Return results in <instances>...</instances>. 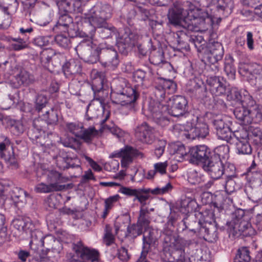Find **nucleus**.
<instances>
[{"label": "nucleus", "mask_w": 262, "mask_h": 262, "mask_svg": "<svg viewBox=\"0 0 262 262\" xmlns=\"http://www.w3.org/2000/svg\"><path fill=\"white\" fill-rule=\"evenodd\" d=\"M187 7L174 6L169 10L167 17L169 23L176 27H182L188 31H198V28L193 25L198 23L204 27L205 25H210L213 21L212 15L202 9L195 7L189 2H187Z\"/></svg>", "instance_id": "nucleus-1"}, {"label": "nucleus", "mask_w": 262, "mask_h": 262, "mask_svg": "<svg viewBox=\"0 0 262 262\" xmlns=\"http://www.w3.org/2000/svg\"><path fill=\"white\" fill-rule=\"evenodd\" d=\"M105 82L103 73L97 72L92 79L91 88L93 91L94 99L99 103L95 104L92 101L87 106L85 118L88 121L97 118L101 109H104L105 98L108 94V86Z\"/></svg>", "instance_id": "nucleus-2"}, {"label": "nucleus", "mask_w": 262, "mask_h": 262, "mask_svg": "<svg viewBox=\"0 0 262 262\" xmlns=\"http://www.w3.org/2000/svg\"><path fill=\"white\" fill-rule=\"evenodd\" d=\"M139 96L140 93L136 86L126 85L122 81L116 83L112 89L111 98L113 103L120 104L123 107L132 110Z\"/></svg>", "instance_id": "nucleus-3"}, {"label": "nucleus", "mask_w": 262, "mask_h": 262, "mask_svg": "<svg viewBox=\"0 0 262 262\" xmlns=\"http://www.w3.org/2000/svg\"><path fill=\"white\" fill-rule=\"evenodd\" d=\"M192 164L202 165L203 169L207 172L213 179H220L223 175L224 164L222 161L213 159L211 157H201V154L190 150Z\"/></svg>", "instance_id": "nucleus-4"}, {"label": "nucleus", "mask_w": 262, "mask_h": 262, "mask_svg": "<svg viewBox=\"0 0 262 262\" xmlns=\"http://www.w3.org/2000/svg\"><path fill=\"white\" fill-rule=\"evenodd\" d=\"M113 8L108 4L97 3L84 14L85 23L93 25L106 24L113 15Z\"/></svg>", "instance_id": "nucleus-5"}, {"label": "nucleus", "mask_w": 262, "mask_h": 262, "mask_svg": "<svg viewBox=\"0 0 262 262\" xmlns=\"http://www.w3.org/2000/svg\"><path fill=\"white\" fill-rule=\"evenodd\" d=\"M47 180L49 184L40 183L35 186V191L37 193H48L62 191L67 188L63 184L67 182L68 179L56 171H50L47 176Z\"/></svg>", "instance_id": "nucleus-6"}, {"label": "nucleus", "mask_w": 262, "mask_h": 262, "mask_svg": "<svg viewBox=\"0 0 262 262\" xmlns=\"http://www.w3.org/2000/svg\"><path fill=\"white\" fill-rule=\"evenodd\" d=\"M79 56L85 62L93 64L100 61L101 49L90 40H83L75 48Z\"/></svg>", "instance_id": "nucleus-7"}, {"label": "nucleus", "mask_w": 262, "mask_h": 262, "mask_svg": "<svg viewBox=\"0 0 262 262\" xmlns=\"http://www.w3.org/2000/svg\"><path fill=\"white\" fill-rule=\"evenodd\" d=\"M72 248L75 254L68 259V262L95 261L99 259V252L85 246L81 241L73 243Z\"/></svg>", "instance_id": "nucleus-8"}, {"label": "nucleus", "mask_w": 262, "mask_h": 262, "mask_svg": "<svg viewBox=\"0 0 262 262\" xmlns=\"http://www.w3.org/2000/svg\"><path fill=\"white\" fill-rule=\"evenodd\" d=\"M177 84L172 80L159 77L155 81L154 91V96L157 101L161 103L166 97V94H172L176 92Z\"/></svg>", "instance_id": "nucleus-9"}, {"label": "nucleus", "mask_w": 262, "mask_h": 262, "mask_svg": "<svg viewBox=\"0 0 262 262\" xmlns=\"http://www.w3.org/2000/svg\"><path fill=\"white\" fill-rule=\"evenodd\" d=\"M83 33L85 36L92 38L96 31L99 34V37L102 39H106L117 36V29L111 24L106 23V24L99 26L93 25L86 23L83 26Z\"/></svg>", "instance_id": "nucleus-10"}, {"label": "nucleus", "mask_w": 262, "mask_h": 262, "mask_svg": "<svg viewBox=\"0 0 262 262\" xmlns=\"http://www.w3.org/2000/svg\"><path fill=\"white\" fill-rule=\"evenodd\" d=\"M235 118L244 125L259 123L262 120V113L257 109L250 110L245 106L236 107L234 110Z\"/></svg>", "instance_id": "nucleus-11"}, {"label": "nucleus", "mask_w": 262, "mask_h": 262, "mask_svg": "<svg viewBox=\"0 0 262 262\" xmlns=\"http://www.w3.org/2000/svg\"><path fill=\"white\" fill-rule=\"evenodd\" d=\"M13 74L15 75L9 81V85L14 89H19L21 86L27 87L32 84L35 81L33 75L20 67L15 64L14 67Z\"/></svg>", "instance_id": "nucleus-12"}, {"label": "nucleus", "mask_w": 262, "mask_h": 262, "mask_svg": "<svg viewBox=\"0 0 262 262\" xmlns=\"http://www.w3.org/2000/svg\"><path fill=\"white\" fill-rule=\"evenodd\" d=\"M224 196L221 194L214 195V202L212 205L214 207L213 210L206 209L202 211H195V216L202 222V223L212 222L210 220L214 217L218 216V214L224 210Z\"/></svg>", "instance_id": "nucleus-13"}, {"label": "nucleus", "mask_w": 262, "mask_h": 262, "mask_svg": "<svg viewBox=\"0 0 262 262\" xmlns=\"http://www.w3.org/2000/svg\"><path fill=\"white\" fill-rule=\"evenodd\" d=\"M191 150L201 154V157H211L221 161V158L225 159L229 154V147L228 145H221L214 149H211L205 145L195 146Z\"/></svg>", "instance_id": "nucleus-14"}, {"label": "nucleus", "mask_w": 262, "mask_h": 262, "mask_svg": "<svg viewBox=\"0 0 262 262\" xmlns=\"http://www.w3.org/2000/svg\"><path fill=\"white\" fill-rule=\"evenodd\" d=\"M167 110L169 114L178 117L188 112V101L183 96L176 95L168 98Z\"/></svg>", "instance_id": "nucleus-15"}, {"label": "nucleus", "mask_w": 262, "mask_h": 262, "mask_svg": "<svg viewBox=\"0 0 262 262\" xmlns=\"http://www.w3.org/2000/svg\"><path fill=\"white\" fill-rule=\"evenodd\" d=\"M147 111L153 121L158 125L164 127L169 124V119L164 114V112L167 111L166 105L155 101H150Z\"/></svg>", "instance_id": "nucleus-16"}, {"label": "nucleus", "mask_w": 262, "mask_h": 262, "mask_svg": "<svg viewBox=\"0 0 262 262\" xmlns=\"http://www.w3.org/2000/svg\"><path fill=\"white\" fill-rule=\"evenodd\" d=\"M156 130L146 122L138 124L135 128V136L144 144H151L156 140Z\"/></svg>", "instance_id": "nucleus-17"}, {"label": "nucleus", "mask_w": 262, "mask_h": 262, "mask_svg": "<svg viewBox=\"0 0 262 262\" xmlns=\"http://www.w3.org/2000/svg\"><path fill=\"white\" fill-rule=\"evenodd\" d=\"M165 242L169 243L170 246L172 247L174 251L172 252V255L174 260H179L180 262H183L186 260V259H191L185 255V246L187 241L183 238L175 236H167L165 238Z\"/></svg>", "instance_id": "nucleus-18"}, {"label": "nucleus", "mask_w": 262, "mask_h": 262, "mask_svg": "<svg viewBox=\"0 0 262 262\" xmlns=\"http://www.w3.org/2000/svg\"><path fill=\"white\" fill-rule=\"evenodd\" d=\"M139 38L137 34L131 32L128 28L125 29L124 33L117 44L119 51L122 54L127 55L132 48L136 46Z\"/></svg>", "instance_id": "nucleus-19"}, {"label": "nucleus", "mask_w": 262, "mask_h": 262, "mask_svg": "<svg viewBox=\"0 0 262 262\" xmlns=\"http://www.w3.org/2000/svg\"><path fill=\"white\" fill-rule=\"evenodd\" d=\"M143 157V154L136 148L129 146H126L120 149V151L113 152L110 157L121 158V166L124 168L127 167L132 163L133 158L137 157Z\"/></svg>", "instance_id": "nucleus-20"}, {"label": "nucleus", "mask_w": 262, "mask_h": 262, "mask_svg": "<svg viewBox=\"0 0 262 262\" xmlns=\"http://www.w3.org/2000/svg\"><path fill=\"white\" fill-rule=\"evenodd\" d=\"M226 226L229 236L233 238L241 235L247 236L249 232L247 231L251 229L250 225L246 221L236 222V221L227 222Z\"/></svg>", "instance_id": "nucleus-21"}, {"label": "nucleus", "mask_w": 262, "mask_h": 262, "mask_svg": "<svg viewBox=\"0 0 262 262\" xmlns=\"http://www.w3.org/2000/svg\"><path fill=\"white\" fill-rule=\"evenodd\" d=\"M45 122L40 118L33 120L32 125L28 130V136L33 142L39 144V141H45V135L42 136L45 132Z\"/></svg>", "instance_id": "nucleus-22"}, {"label": "nucleus", "mask_w": 262, "mask_h": 262, "mask_svg": "<svg viewBox=\"0 0 262 262\" xmlns=\"http://www.w3.org/2000/svg\"><path fill=\"white\" fill-rule=\"evenodd\" d=\"M209 134V128L207 124L198 121L194 126L188 125L185 129L184 136L189 140H194L196 138H204Z\"/></svg>", "instance_id": "nucleus-23"}, {"label": "nucleus", "mask_w": 262, "mask_h": 262, "mask_svg": "<svg viewBox=\"0 0 262 262\" xmlns=\"http://www.w3.org/2000/svg\"><path fill=\"white\" fill-rule=\"evenodd\" d=\"M100 61L104 67H110L114 69L119 65L120 60L116 50L111 48L101 49Z\"/></svg>", "instance_id": "nucleus-24"}, {"label": "nucleus", "mask_w": 262, "mask_h": 262, "mask_svg": "<svg viewBox=\"0 0 262 262\" xmlns=\"http://www.w3.org/2000/svg\"><path fill=\"white\" fill-rule=\"evenodd\" d=\"M224 54L222 45L217 41H210L205 51L204 59L211 60L212 62L221 61Z\"/></svg>", "instance_id": "nucleus-25"}, {"label": "nucleus", "mask_w": 262, "mask_h": 262, "mask_svg": "<svg viewBox=\"0 0 262 262\" xmlns=\"http://www.w3.org/2000/svg\"><path fill=\"white\" fill-rule=\"evenodd\" d=\"M199 235L208 242H216L219 238V232L215 222L204 223Z\"/></svg>", "instance_id": "nucleus-26"}, {"label": "nucleus", "mask_w": 262, "mask_h": 262, "mask_svg": "<svg viewBox=\"0 0 262 262\" xmlns=\"http://www.w3.org/2000/svg\"><path fill=\"white\" fill-rule=\"evenodd\" d=\"M206 82L213 95L218 96L226 93V86L223 77L210 76L207 78Z\"/></svg>", "instance_id": "nucleus-27"}, {"label": "nucleus", "mask_w": 262, "mask_h": 262, "mask_svg": "<svg viewBox=\"0 0 262 262\" xmlns=\"http://www.w3.org/2000/svg\"><path fill=\"white\" fill-rule=\"evenodd\" d=\"M11 144L10 139L5 137L3 142L0 143V157L9 165L16 167L17 161L14 154L13 147H11V152L7 151V147Z\"/></svg>", "instance_id": "nucleus-28"}, {"label": "nucleus", "mask_w": 262, "mask_h": 262, "mask_svg": "<svg viewBox=\"0 0 262 262\" xmlns=\"http://www.w3.org/2000/svg\"><path fill=\"white\" fill-rule=\"evenodd\" d=\"M157 234V231L152 227L144 230V234L143 236L142 255L147 254L150 247L156 245L158 241Z\"/></svg>", "instance_id": "nucleus-29"}, {"label": "nucleus", "mask_w": 262, "mask_h": 262, "mask_svg": "<svg viewBox=\"0 0 262 262\" xmlns=\"http://www.w3.org/2000/svg\"><path fill=\"white\" fill-rule=\"evenodd\" d=\"M48 250H51L53 253H60L62 250V244L54 236L51 235L44 236L40 245Z\"/></svg>", "instance_id": "nucleus-30"}, {"label": "nucleus", "mask_w": 262, "mask_h": 262, "mask_svg": "<svg viewBox=\"0 0 262 262\" xmlns=\"http://www.w3.org/2000/svg\"><path fill=\"white\" fill-rule=\"evenodd\" d=\"M62 70L67 77L73 78V75L81 72V65L79 61L71 59L64 63Z\"/></svg>", "instance_id": "nucleus-31"}, {"label": "nucleus", "mask_w": 262, "mask_h": 262, "mask_svg": "<svg viewBox=\"0 0 262 262\" xmlns=\"http://www.w3.org/2000/svg\"><path fill=\"white\" fill-rule=\"evenodd\" d=\"M184 224L185 226V229H188L190 231L197 234H200V231L203 226L202 222L194 215V216H189L183 220Z\"/></svg>", "instance_id": "nucleus-32"}, {"label": "nucleus", "mask_w": 262, "mask_h": 262, "mask_svg": "<svg viewBox=\"0 0 262 262\" xmlns=\"http://www.w3.org/2000/svg\"><path fill=\"white\" fill-rule=\"evenodd\" d=\"M39 144L42 147L43 152L50 155L53 159H55L62 151L57 148L56 144L49 140L38 141Z\"/></svg>", "instance_id": "nucleus-33"}, {"label": "nucleus", "mask_w": 262, "mask_h": 262, "mask_svg": "<svg viewBox=\"0 0 262 262\" xmlns=\"http://www.w3.org/2000/svg\"><path fill=\"white\" fill-rule=\"evenodd\" d=\"M62 9H63V13L60 15L56 27H63L66 29L73 23V18L69 14V13L72 12V8H60V11Z\"/></svg>", "instance_id": "nucleus-34"}, {"label": "nucleus", "mask_w": 262, "mask_h": 262, "mask_svg": "<svg viewBox=\"0 0 262 262\" xmlns=\"http://www.w3.org/2000/svg\"><path fill=\"white\" fill-rule=\"evenodd\" d=\"M26 191L18 187L13 188L11 192V198L16 206H18L19 204L23 205L26 203Z\"/></svg>", "instance_id": "nucleus-35"}, {"label": "nucleus", "mask_w": 262, "mask_h": 262, "mask_svg": "<svg viewBox=\"0 0 262 262\" xmlns=\"http://www.w3.org/2000/svg\"><path fill=\"white\" fill-rule=\"evenodd\" d=\"M188 40L194 45L198 52L203 54L208 47L206 41L201 35H191L190 37H188Z\"/></svg>", "instance_id": "nucleus-36"}, {"label": "nucleus", "mask_w": 262, "mask_h": 262, "mask_svg": "<svg viewBox=\"0 0 262 262\" xmlns=\"http://www.w3.org/2000/svg\"><path fill=\"white\" fill-rule=\"evenodd\" d=\"M150 220L151 218L149 216V211L148 209L141 207L137 223L144 230H147L148 228L151 227L149 226Z\"/></svg>", "instance_id": "nucleus-37"}, {"label": "nucleus", "mask_w": 262, "mask_h": 262, "mask_svg": "<svg viewBox=\"0 0 262 262\" xmlns=\"http://www.w3.org/2000/svg\"><path fill=\"white\" fill-rule=\"evenodd\" d=\"M13 226L20 231H27L32 230L33 225L29 218L21 217L15 219L13 221Z\"/></svg>", "instance_id": "nucleus-38"}, {"label": "nucleus", "mask_w": 262, "mask_h": 262, "mask_svg": "<svg viewBox=\"0 0 262 262\" xmlns=\"http://www.w3.org/2000/svg\"><path fill=\"white\" fill-rule=\"evenodd\" d=\"M42 119L46 124L48 125H54L57 124L58 121V112L57 110L53 108L49 110L45 111V113L42 114Z\"/></svg>", "instance_id": "nucleus-39"}, {"label": "nucleus", "mask_w": 262, "mask_h": 262, "mask_svg": "<svg viewBox=\"0 0 262 262\" xmlns=\"http://www.w3.org/2000/svg\"><path fill=\"white\" fill-rule=\"evenodd\" d=\"M214 3L216 11L219 13L224 14L225 11L230 13L233 7L231 0H216Z\"/></svg>", "instance_id": "nucleus-40"}, {"label": "nucleus", "mask_w": 262, "mask_h": 262, "mask_svg": "<svg viewBox=\"0 0 262 262\" xmlns=\"http://www.w3.org/2000/svg\"><path fill=\"white\" fill-rule=\"evenodd\" d=\"M30 230L31 231V241L29 245L32 249L35 250L36 246H40L44 235L42 232L39 230Z\"/></svg>", "instance_id": "nucleus-41"}, {"label": "nucleus", "mask_w": 262, "mask_h": 262, "mask_svg": "<svg viewBox=\"0 0 262 262\" xmlns=\"http://www.w3.org/2000/svg\"><path fill=\"white\" fill-rule=\"evenodd\" d=\"M151 63L160 66L165 61L164 56V52L162 49L155 50L151 52V54L149 58Z\"/></svg>", "instance_id": "nucleus-42"}, {"label": "nucleus", "mask_w": 262, "mask_h": 262, "mask_svg": "<svg viewBox=\"0 0 262 262\" xmlns=\"http://www.w3.org/2000/svg\"><path fill=\"white\" fill-rule=\"evenodd\" d=\"M236 178H225L224 180H222V187L221 190L224 189L227 194H230L235 189V181Z\"/></svg>", "instance_id": "nucleus-43"}, {"label": "nucleus", "mask_w": 262, "mask_h": 262, "mask_svg": "<svg viewBox=\"0 0 262 262\" xmlns=\"http://www.w3.org/2000/svg\"><path fill=\"white\" fill-rule=\"evenodd\" d=\"M98 132L94 127H90L88 128L84 129L80 135V138L84 142L90 143L93 138L97 136Z\"/></svg>", "instance_id": "nucleus-44"}, {"label": "nucleus", "mask_w": 262, "mask_h": 262, "mask_svg": "<svg viewBox=\"0 0 262 262\" xmlns=\"http://www.w3.org/2000/svg\"><path fill=\"white\" fill-rule=\"evenodd\" d=\"M235 145L238 154L250 155L252 153V147L248 140L236 142Z\"/></svg>", "instance_id": "nucleus-45"}, {"label": "nucleus", "mask_w": 262, "mask_h": 262, "mask_svg": "<svg viewBox=\"0 0 262 262\" xmlns=\"http://www.w3.org/2000/svg\"><path fill=\"white\" fill-rule=\"evenodd\" d=\"M250 260V251L247 247H242L238 250L235 262H249Z\"/></svg>", "instance_id": "nucleus-46"}, {"label": "nucleus", "mask_w": 262, "mask_h": 262, "mask_svg": "<svg viewBox=\"0 0 262 262\" xmlns=\"http://www.w3.org/2000/svg\"><path fill=\"white\" fill-rule=\"evenodd\" d=\"M11 23V15L8 8L0 5V26H9Z\"/></svg>", "instance_id": "nucleus-47"}, {"label": "nucleus", "mask_w": 262, "mask_h": 262, "mask_svg": "<svg viewBox=\"0 0 262 262\" xmlns=\"http://www.w3.org/2000/svg\"><path fill=\"white\" fill-rule=\"evenodd\" d=\"M143 228L137 223L128 226L127 228V233L126 236H129L132 238H136L141 235L143 233Z\"/></svg>", "instance_id": "nucleus-48"}, {"label": "nucleus", "mask_w": 262, "mask_h": 262, "mask_svg": "<svg viewBox=\"0 0 262 262\" xmlns=\"http://www.w3.org/2000/svg\"><path fill=\"white\" fill-rule=\"evenodd\" d=\"M216 135L219 138L223 140H225L228 143H232L233 141V132L229 127H224V129L219 130Z\"/></svg>", "instance_id": "nucleus-49"}, {"label": "nucleus", "mask_w": 262, "mask_h": 262, "mask_svg": "<svg viewBox=\"0 0 262 262\" xmlns=\"http://www.w3.org/2000/svg\"><path fill=\"white\" fill-rule=\"evenodd\" d=\"M257 124L258 123L250 124L248 126V131L250 136L256 138V140L258 139L260 140L262 139V127Z\"/></svg>", "instance_id": "nucleus-50"}, {"label": "nucleus", "mask_w": 262, "mask_h": 262, "mask_svg": "<svg viewBox=\"0 0 262 262\" xmlns=\"http://www.w3.org/2000/svg\"><path fill=\"white\" fill-rule=\"evenodd\" d=\"M251 80H254V85L258 89L262 88V67L258 66L257 68L253 70Z\"/></svg>", "instance_id": "nucleus-51"}, {"label": "nucleus", "mask_w": 262, "mask_h": 262, "mask_svg": "<svg viewBox=\"0 0 262 262\" xmlns=\"http://www.w3.org/2000/svg\"><path fill=\"white\" fill-rule=\"evenodd\" d=\"M69 158V156L68 154L62 150L59 155L55 159L56 160L57 166L59 169L63 170L67 169V163Z\"/></svg>", "instance_id": "nucleus-52"}, {"label": "nucleus", "mask_w": 262, "mask_h": 262, "mask_svg": "<svg viewBox=\"0 0 262 262\" xmlns=\"http://www.w3.org/2000/svg\"><path fill=\"white\" fill-rule=\"evenodd\" d=\"M233 140L235 139L236 142L247 141L249 139V132L248 127L243 128L233 132Z\"/></svg>", "instance_id": "nucleus-53"}, {"label": "nucleus", "mask_w": 262, "mask_h": 262, "mask_svg": "<svg viewBox=\"0 0 262 262\" xmlns=\"http://www.w3.org/2000/svg\"><path fill=\"white\" fill-rule=\"evenodd\" d=\"M54 40L60 47L64 49L69 48L71 46V40L68 36L64 34H59L55 36Z\"/></svg>", "instance_id": "nucleus-54"}, {"label": "nucleus", "mask_w": 262, "mask_h": 262, "mask_svg": "<svg viewBox=\"0 0 262 262\" xmlns=\"http://www.w3.org/2000/svg\"><path fill=\"white\" fill-rule=\"evenodd\" d=\"M9 123L10 131L13 135L15 136H19L23 133L24 131V127L20 122L15 120H10Z\"/></svg>", "instance_id": "nucleus-55"}, {"label": "nucleus", "mask_w": 262, "mask_h": 262, "mask_svg": "<svg viewBox=\"0 0 262 262\" xmlns=\"http://www.w3.org/2000/svg\"><path fill=\"white\" fill-rule=\"evenodd\" d=\"M103 239L107 246L111 245L115 242V236L112 233V228L109 224L105 225Z\"/></svg>", "instance_id": "nucleus-56"}, {"label": "nucleus", "mask_w": 262, "mask_h": 262, "mask_svg": "<svg viewBox=\"0 0 262 262\" xmlns=\"http://www.w3.org/2000/svg\"><path fill=\"white\" fill-rule=\"evenodd\" d=\"M223 175L225 178H237L236 173V168L231 163H226L223 166Z\"/></svg>", "instance_id": "nucleus-57"}, {"label": "nucleus", "mask_w": 262, "mask_h": 262, "mask_svg": "<svg viewBox=\"0 0 262 262\" xmlns=\"http://www.w3.org/2000/svg\"><path fill=\"white\" fill-rule=\"evenodd\" d=\"M243 95V91H238L236 88H232L227 95L228 99L234 100L241 103Z\"/></svg>", "instance_id": "nucleus-58"}, {"label": "nucleus", "mask_w": 262, "mask_h": 262, "mask_svg": "<svg viewBox=\"0 0 262 262\" xmlns=\"http://www.w3.org/2000/svg\"><path fill=\"white\" fill-rule=\"evenodd\" d=\"M241 106H245L248 107L253 106L255 104V101L253 99L252 97L249 94L248 91H243V95L241 103Z\"/></svg>", "instance_id": "nucleus-59"}, {"label": "nucleus", "mask_w": 262, "mask_h": 262, "mask_svg": "<svg viewBox=\"0 0 262 262\" xmlns=\"http://www.w3.org/2000/svg\"><path fill=\"white\" fill-rule=\"evenodd\" d=\"M47 102L48 99L47 97L43 95H38L36 99V110L39 113H43V109L46 108Z\"/></svg>", "instance_id": "nucleus-60"}, {"label": "nucleus", "mask_w": 262, "mask_h": 262, "mask_svg": "<svg viewBox=\"0 0 262 262\" xmlns=\"http://www.w3.org/2000/svg\"><path fill=\"white\" fill-rule=\"evenodd\" d=\"M212 124L217 133L219 130H221L226 127H229V125L226 122L225 117H221L216 118L212 121Z\"/></svg>", "instance_id": "nucleus-61"}, {"label": "nucleus", "mask_w": 262, "mask_h": 262, "mask_svg": "<svg viewBox=\"0 0 262 262\" xmlns=\"http://www.w3.org/2000/svg\"><path fill=\"white\" fill-rule=\"evenodd\" d=\"M67 169L70 168H75L78 170V173H81L82 169L80 166V161L77 158H71L69 157L68 159Z\"/></svg>", "instance_id": "nucleus-62"}, {"label": "nucleus", "mask_w": 262, "mask_h": 262, "mask_svg": "<svg viewBox=\"0 0 262 262\" xmlns=\"http://www.w3.org/2000/svg\"><path fill=\"white\" fill-rule=\"evenodd\" d=\"M255 0H243L244 5L254 8V13L262 18V5L255 6Z\"/></svg>", "instance_id": "nucleus-63"}, {"label": "nucleus", "mask_w": 262, "mask_h": 262, "mask_svg": "<svg viewBox=\"0 0 262 262\" xmlns=\"http://www.w3.org/2000/svg\"><path fill=\"white\" fill-rule=\"evenodd\" d=\"M224 71L229 80H234L235 77V68L231 63H225Z\"/></svg>", "instance_id": "nucleus-64"}]
</instances>
